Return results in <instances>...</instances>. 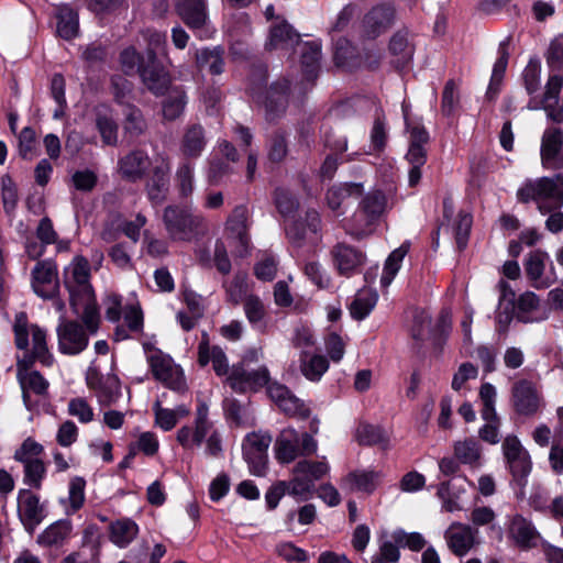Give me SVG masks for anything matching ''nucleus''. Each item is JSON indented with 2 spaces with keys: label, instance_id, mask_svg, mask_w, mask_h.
<instances>
[{
  "label": "nucleus",
  "instance_id": "1",
  "mask_svg": "<svg viewBox=\"0 0 563 563\" xmlns=\"http://www.w3.org/2000/svg\"><path fill=\"white\" fill-rule=\"evenodd\" d=\"M165 42V36L154 33L151 36L150 46L145 51V64L141 65L139 74L143 85L155 97H163L173 86V79L168 69L157 56L152 45L159 46Z\"/></svg>",
  "mask_w": 563,
  "mask_h": 563
},
{
  "label": "nucleus",
  "instance_id": "2",
  "mask_svg": "<svg viewBox=\"0 0 563 563\" xmlns=\"http://www.w3.org/2000/svg\"><path fill=\"white\" fill-rule=\"evenodd\" d=\"M398 21V9L394 0H382L373 4L362 16L360 36L363 41H376L387 34Z\"/></svg>",
  "mask_w": 563,
  "mask_h": 563
},
{
  "label": "nucleus",
  "instance_id": "3",
  "mask_svg": "<svg viewBox=\"0 0 563 563\" xmlns=\"http://www.w3.org/2000/svg\"><path fill=\"white\" fill-rule=\"evenodd\" d=\"M163 223L174 241H190L201 231L203 218L194 214L187 206L172 203L163 211Z\"/></svg>",
  "mask_w": 563,
  "mask_h": 563
},
{
  "label": "nucleus",
  "instance_id": "4",
  "mask_svg": "<svg viewBox=\"0 0 563 563\" xmlns=\"http://www.w3.org/2000/svg\"><path fill=\"white\" fill-rule=\"evenodd\" d=\"M291 86V80L282 76L261 92V99L256 101L263 104L268 121H274L285 114L289 106Z\"/></svg>",
  "mask_w": 563,
  "mask_h": 563
},
{
  "label": "nucleus",
  "instance_id": "5",
  "mask_svg": "<svg viewBox=\"0 0 563 563\" xmlns=\"http://www.w3.org/2000/svg\"><path fill=\"white\" fill-rule=\"evenodd\" d=\"M503 455L512 482H528L532 472L530 453L517 435H507L503 442Z\"/></svg>",
  "mask_w": 563,
  "mask_h": 563
},
{
  "label": "nucleus",
  "instance_id": "6",
  "mask_svg": "<svg viewBox=\"0 0 563 563\" xmlns=\"http://www.w3.org/2000/svg\"><path fill=\"white\" fill-rule=\"evenodd\" d=\"M321 42L307 41L302 43L300 52L301 80L299 82L298 103L302 104L309 90L316 85L320 73Z\"/></svg>",
  "mask_w": 563,
  "mask_h": 563
},
{
  "label": "nucleus",
  "instance_id": "7",
  "mask_svg": "<svg viewBox=\"0 0 563 563\" xmlns=\"http://www.w3.org/2000/svg\"><path fill=\"white\" fill-rule=\"evenodd\" d=\"M229 385L238 394H245L247 391L257 393L263 387H268L273 382L271 380L269 371L266 366H261L258 369L247 371L244 366L234 365L229 377Z\"/></svg>",
  "mask_w": 563,
  "mask_h": 563
},
{
  "label": "nucleus",
  "instance_id": "8",
  "mask_svg": "<svg viewBox=\"0 0 563 563\" xmlns=\"http://www.w3.org/2000/svg\"><path fill=\"white\" fill-rule=\"evenodd\" d=\"M13 332L16 349L24 351L23 357L18 358L16 361V371L19 377L33 371L32 367L34 366L35 362H40L43 366L44 356L34 352L33 350H29V320L25 312H20L15 316Z\"/></svg>",
  "mask_w": 563,
  "mask_h": 563
},
{
  "label": "nucleus",
  "instance_id": "9",
  "mask_svg": "<svg viewBox=\"0 0 563 563\" xmlns=\"http://www.w3.org/2000/svg\"><path fill=\"white\" fill-rule=\"evenodd\" d=\"M16 503L19 520L25 531L33 534L37 526H40L46 517L45 509L43 505L40 504L38 495L31 489L22 488L18 493Z\"/></svg>",
  "mask_w": 563,
  "mask_h": 563
},
{
  "label": "nucleus",
  "instance_id": "10",
  "mask_svg": "<svg viewBox=\"0 0 563 563\" xmlns=\"http://www.w3.org/2000/svg\"><path fill=\"white\" fill-rule=\"evenodd\" d=\"M268 397L288 417L308 419L311 410L286 385L274 380L267 387Z\"/></svg>",
  "mask_w": 563,
  "mask_h": 563
},
{
  "label": "nucleus",
  "instance_id": "11",
  "mask_svg": "<svg viewBox=\"0 0 563 563\" xmlns=\"http://www.w3.org/2000/svg\"><path fill=\"white\" fill-rule=\"evenodd\" d=\"M58 351L65 355H77L87 349L88 334L76 320L64 321L57 327Z\"/></svg>",
  "mask_w": 563,
  "mask_h": 563
},
{
  "label": "nucleus",
  "instance_id": "12",
  "mask_svg": "<svg viewBox=\"0 0 563 563\" xmlns=\"http://www.w3.org/2000/svg\"><path fill=\"white\" fill-rule=\"evenodd\" d=\"M511 404L518 416L532 417L540 409L541 396L532 382L519 379L511 388Z\"/></svg>",
  "mask_w": 563,
  "mask_h": 563
},
{
  "label": "nucleus",
  "instance_id": "13",
  "mask_svg": "<svg viewBox=\"0 0 563 563\" xmlns=\"http://www.w3.org/2000/svg\"><path fill=\"white\" fill-rule=\"evenodd\" d=\"M540 156L543 167L563 169V130L547 128L541 139Z\"/></svg>",
  "mask_w": 563,
  "mask_h": 563
},
{
  "label": "nucleus",
  "instance_id": "14",
  "mask_svg": "<svg viewBox=\"0 0 563 563\" xmlns=\"http://www.w3.org/2000/svg\"><path fill=\"white\" fill-rule=\"evenodd\" d=\"M508 533L515 545L521 551L536 549L540 541H543L533 522L520 514H516L511 518Z\"/></svg>",
  "mask_w": 563,
  "mask_h": 563
},
{
  "label": "nucleus",
  "instance_id": "15",
  "mask_svg": "<svg viewBox=\"0 0 563 563\" xmlns=\"http://www.w3.org/2000/svg\"><path fill=\"white\" fill-rule=\"evenodd\" d=\"M177 16L191 31L203 29L209 21L207 0H174Z\"/></svg>",
  "mask_w": 563,
  "mask_h": 563
},
{
  "label": "nucleus",
  "instance_id": "16",
  "mask_svg": "<svg viewBox=\"0 0 563 563\" xmlns=\"http://www.w3.org/2000/svg\"><path fill=\"white\" fill-rule=\"evenodd\" d=\"M331 255L339 275L345 277L358 273L360 267L363 266L366 260L363 252L345 243L334 245Z\"/></svg>",
  "mask_w": 563,
  "mask_h": 563
},
{
  "label": "nucleus",
  "instance_id": "17",
  "mask_svg": "<svg viewBox=\"0 0 563 563\" xmlns=\"http://www.w3.org/2000/svg\"><path fill=\"white\" fill-rule=\"evenodd\" d=\"M300 42V34L287 20L280 19L277 23L271 25L268 42L265 46L269 51L277 48H292L299 45Z\"/></svg>",
  "mask_w": 563,
  "mask_h": 563
},
{
  "label": "nucleus",
  "instance_id": "18",
  "mask_svg": "<svg viewBox=\"0 0 563 563\" xmlns=\"http://www.w3.org/2000/svg\"><path fill=\"white\" fill-rule=\"evenodd\" d=\"M388 52L394 57L391 65L396 70H404L413 58V47L408 42V30L396 31L388 42Z\"/></svg>",
  "mask_w": 563,
  "mask_h": 563
},
{
  "label": "nucleus",
  "instance_id": "19",
  "mask_svg": "<svg viewBox=\"0 0 563 563\" xmlns=\"http://www.w3.org/2000/svg\"><path fill=\"white\" fill-rule=\"evenodd\" d=\"M169 181V167L167 165H157L153 168L146 183V192L154 207L161 206L167 199Z\"/></svg>",
  "mask_w": 563,
  "mask_h": 563
},
{
  "label": "nucleus",
  "instance_id": "20",
  "mask_svg": "<svg viewBox=\"0 0 563 563\" xmlns=\"http://www.w3.org/2000/svg\"><path fill=\"white\" fill-rule=\"evenodd\" d=\"M225 51L222 46L202 47L196 51L195 62L199 70H207L212 76H219L225 68Z\"/></svg>",
  "mask_w": 563,
  "mask_h": 563
},
{
  "label": "nucleus",
  "instance_id": "21",
  "mask_svg": "<svg viewBox=\"0 0 563 563\" xmlns=\"http://www.w3.org/2000/svg\"><path fill=\"white\" fill-rule=\"evenodd\" d=\"M150 164L148 155L141 150L132 151L119 161L121 175L129 181L142 179Z\"/></svg>",
  "mask_w": 563,
  "mask_h": 563
},
{
  "label": "nucleus",
  "instance_id": "22",
  "mask_svg": "<svg viewBox=\"0 0 563 563\" xmlns=\"http://www.w3.org/2000/svg\"><path fill=\"white\" fill-rule=\"evenodd\" d=\"M333 60L336 67L354 70L362 67V55L357 47L346 37L341 36L334 42Z\"/></svg>",
  "mask_w": 563,
  "mask_h": 563
},
{
  "label": "nucleus",
  "instance_id": "23",
  "mask_svg": "<svg viewBox=\"0 0 563 563\" xmlns=\"http://www.w3.org/2000/svg\"><path fill=\"white\" fill-rule=\"evenodd\" d=\"M387 198L384 191L377 189L363 196L360 212L365 217L366 227L375 225L386 210Z\"/></svg>",
  "mask_w": 563,
  "mask_h": 563
},
{
  "label": "nucleus",
  "instance_id": "24",
  "mask_svg": "<svg viewBox=\"0 0 563 563\" xmlns=\"http://www.w3.org/2000/svg\"><path fill=\"white\" fill-rule=\"evenodd\" d=\"M162 101V113L166 121H175L180 118L188 102L186 90L183 86H172Z\"/></svg>",
  "mask_w": 563,
  "mask_h": 563
},
{
  "label": "nucleus",
  "instance_id": "25",
  "mask_svg": "<svg viewBox=\"0 0 563 563\" xmlns=\"http://www.w3.org/2000/svg\"><path fill=\"white\" fill-rule=\"evenodd\" d=\"M139 534V526L130 518H121L109 526V539L117 547L123 549L130 545Z\"/></svg>",
  "mask_w": 563,
  "mask_h": 563
},
{
  "label": "nucleus",
  "instance_id": "26",
  "mask_svg": "<svg viewBox=\"0 0 563 563\" xmlns=\"http://www.w3.org/2000/svg\"><path fill=\"white\" fill-rule=\"evenodd\" d=\"M205 129L199 123L190 124L183 136L180 150L187 158H197L206 147Z\"/></svg>",
  "mask_w": 563,
  "mask_h": 563
},
{
  "label": "nucleus",
  "instance_id": "27",
  "mask_svg": "<svg viewBox=\"0 0 563 563\" xmlns=\"http://www.w3.org/2000/svg\"><path fill=\"white\" fill-rule=\"evenodd\" d=\"M364 194L362 183H340L331 186L325 194L328 207L336 211L341 208L343 201L349 197H361Z\"/></svg>",
  "mask_w": 563,
  "mask_h": 563
},
{
  "label": "nucleus",
  "instance_id": "28",
  "mask_svg": "<svg viewBox=\"0 0 563 563\" xmlns=\"http://www.w3.org/2000/svg\"><path fill=\"white\" fill-rule=\"evenodd\" d=\"M64 286L69 292V306L74 314L79 316L80 311L87 303L97 301L92 285L74 286L67 277H65Z\"/></svg>",
  "mask_w": 563,
  "mask_h": 563
},
{
  "label": "nucleus",
  "instance_id": "29",
  "mask_svg": "<svg viewBox=\"0 0 563 563\" xmlns=\"http://www.w3.org/2000/svg\"><path fill=\"white\" fill-rule=\"evenodd\" d=\"M476 532L466 525L460 526L457 531L446 532L445 538L451 552L456 556H464L474 545Z\"/></svg>",
  "mask_w": 563,
  "mask_h": 563
},
{
  "label": "nucleus",
  "instance_id": "30",
  "mask_svg": "<svg viewBox=\"0 0 563 563\" xmlns=\"http://www.w3.org/2000/svg\"><path fill=\"white\" fill-rule=\"evenodd\" d=\"M57 279V266L51 260L38 261L32 271V286L36 295L42 298H51L52 295L45 294L38 288V285H48Z\"/></svg>",
  "mask_w": 563,
  "mask_h": 563
},
{
  "label": "nucleus",
  "instance_id": "31",
  "mask_svg": "<svg viewBox=\"0 0 563 563\" xmlns=\"http://www.w3.org/2000/svg\"><path fill=\"white\" fill-rule=\"evenodd\" d=\"M56 31L58 36L65 41L75 38L79 32L78 12L69 5L60 8L57 14Z\"/></svg>",
  "mask_w": 563,
  "mask_h": 563
},
{
  "label": "nucleus",
  "instance_id": "32",
  "mask_svg": "<svg viewBox=\"0 0 563 563\" xmlns=\"http://www.w3.org/2000/svg\"><path fill=\"white\" fill-rule=\"evenodd\" d=\"M71 529L69 520H57L37 537V543L43 547L60 545L70 536Z\"/></svg>",
  "mask_w": 563,
  "mask_h": 563
},
{
  "label": "nucleus",
  "instance_id": "33",
  "mask_svg": "<svg viewBox=\"0 0 563 563\" xmlns=\"http://www.w3.org/2000/svg\"><path fill=\"white\" fill-rule=\"evenodd\" d=\"M410 250V242L405 241L399 247L395 249L386 258L383 274L380 277L382 287H387L391 284L397 273L401 267L405 256Z\"/></svg>",
  "mask_w": 563,
  "mask_h": 563
},
{
  "label": "nucleus",
  "instance_id": "34",
  "mask_svg": "<svg viewBox=\"0 0 563 563\" xmlns=\"http://www.w3.org/2000/svg\"><path fill=\"white\" fill-rule=\"evenodd\" d=\"M354 437L361 446H374L388 441L386 432L380 426L364 421L358 423Z\"/></svg>",
  "mask_w": 563,
  "mask_h": 563
},
{
  "label": "nucleus",
  "instance_id": "35",
  "mask_svg": "<svg viewBox=\"0 0 563 563\" xmlns=\"http://www.w3.org/2000/svg\"><path fill=\"white\" fill-rule=\"evenodd\" d=\"M211 426L195 424V427L183 426L178 429L176 440L185 449L189 450L194 446H200L211 429Z\"/></svg>",
  "mask_w": 563,
  "mask_h": 563
},
{
  "label": "nucleus",
  "instance_id": "36",
  "mask_svg": "<svg viewBox=\"0 0 563 563\" xmlns=\"http://www.w3.org/2000/svg\"><path fill=\"white\" fill-rule=\"evenodd\" d=\"M541 60L539 57H531L521 74L522 85L531 98H538L536 93L540 90Z\"/></svg>",
  "mask_w": 563,
  "mask_h": 563
},
{
  "label": "nucleus",
  "instance_id": "37",
  "mask_svg": "<svg viewBox=\"0 0 563 563\" xmlns=\"http://www.w3.org/2000/svg\"><path fill=\"white\" fill-rule=\"evenodd\" d=\"M123 129L130 137H137L143 134L147 128L143 112L136 106L129 103L124 111Z\"/></svg>",
  "mask_w": 563,
  "mask_h": 563
},
{
  "label": "nucleus",
  "instance_id": "38",
  "mask_svg": "<svg viewBox=\"0 0 563 563\" xmlns=\"http://www.w3.org/2000/svg\"><path fill=\"white\" fill-rule=\"evenodd\" d=\"M101 406H111L122 396L121 380L117 374H108L97 393Z\"/></svg>",
  "mask_w": 563,
  "mask_h": 563
},
{
  "label": "nucleus",
  "instance_id": "39",
  "mask_svg": "<svg viewBox=\"0 0 563 563\" xmlns=\"http://www.w3.org/2000/svg\"><path fill=\"white\" fill-rule=\"evenodd\" d=\"M379 473L375 471H353L346 476L354 489L366 494H373L378 484Z\"/></svg>",
  "mask_w": 563,
  "mask_h": 563
},
{
  "label": "nucleus",
  "instance_id": "40",
  "mask_svg": "<svg viewBox=\"0 0 563 563\" xmlns=\"http://www.w3.org/2000/svg\"><path fill=\"white\" fill-rule=\"evenodd\" d=\"M549 68L551 69V73L545 85V90L540 97L537 98V102L539 103H549L550 101H553V103H558L559 96L563 87V67Z\"/></svg>",
  "mask_w": 563,
  "mask_h": 563
},
{
  "label": "nucleus",
  "instance_id": "41",
  "mask_svg": "<svg viewBox=\"0 0 563 563\" xmlns=\"http://www.w3.org/2000/svg\"><path fill=\"white\" fill-rule=\"evenodd\" d=\"M268 68L265 64H254L249 75L247 89L255 100L261 99V92L268 86Z\"/></svg>",
  "mask_w": 563,
  "mask_h": 563
},
{
  "label": "nucleus",
  "instance_id": "42",
  "mask_svg": "<svg viewBox=\"0 0 563 563\" xmlns=\"http://www.w3.org/2000/svg\"><path fill=\"white\" fill-rule=\"evenodd\" d=\"M24 465L23 483L32 488L41 489L46 476L45 463L40 459L22 462Z\"/></svg>",
  "mask_w": 563,
  "mask_h": 563
},
{
  "label": "nucleus",
  "instance_id": "43",
  "mask_svg": "<svg viewBox=\"0 0 563 563\" xmlns=\"http://www.w3.org/2000/svg\"><path fill=\"white\" fill-rule=\"evenodd\" d=\"M391 539L402 549H409L412 552L421 551L427 540L420 532H407L402 528H397L391 532Z\"/></svg>",
  "mask_w": 563,
  "mask_h": 563
},
{
  "label": "nucleus",
  "instance_id": "44",
  "mask_svg": "<svg viewBox=\"0 0 563 563\" xmlns=\"http://www.w3.org/2000/svg\"><path fill=\"white\" fill-rule=\"evenodd\" d=\"M330 471L329 464L324 461L300 460L294 467V474H302L312 482L321 479Z\"/></svg>",
  "mask_w": 563,
  "mask_h": 563
},
{
  "label": "nucleus",
  "instance_id": "45",
  "mask_svg": "<svg viewBox=\"0 0 563 563\" xmlns=\"http://www.w3.org/2000/svg\"><path fill=\"white\" fill-rule=\"evenodd\" d=\"M119 60L125 75L132 76L140 74L141 65L145 64V54H141L134 46H129L121 51Z\"/></svg>",
  "mask_w": 563,
  "mask_h": 563
},
{
  "label": "nucleus",
  "instance_id": "46",
  "mask_svg": "<svg viewBox=\"0 0 563 563\" xmlns=\"http://www.w3.org/2000/svg\"><path fill=\"white\" fill-rule=\"evenodd\" d=\"M369 137L372 151L376 154L383 153L388 142L387 123L384 114L375 117Z\"/></svg>",
  "mask_w": 563,
  "mask_h": 563
},
{
  "label": "nucleus",
  "instance_id": "47",
  "mask_svg": "<svg viewBox=\"0 0 563 563\" xmlns=\"http://www.w3.org/2000/svg\"><path fill=\"white\" fill-rule=\"evenodd\" d=\"M273 198L277 211L284 218L294 216L299 207L297 198L288 189L276 188Z\"/></svg>",
  "mask_w": 563,
  "mask_h": 563
},
{
  "label": "nucleus",
  "instance_id": "48",
  "mask_svg": "<svg viewBox=\"0 0 563 563\" xmlns=\"http://www.w3.org/2000/svg\"><path fill=\"white\" fill-rule=\"evenodd\" d=\"M454 455L463 464H474L481 457L478 442L474 438L454 444Z\"/></svg>",
  "mask_w": 563,
  "mask_h": 563
},
{
  "label": "nucleus",
  "instance_id": "49",
  "mask_svg": "<svg viewBox=\"0 0 563 563\" xmlns=\"http://www.w3.org/2000/svg\"><path fill=\"white\" fill-rule=\"evenodd\" d=\"M272 435L267 432H250L242 443V453H267Z\"/></svg>",
  "mask_w": 563,
  "mask_h": 563
},
{
  "label": "nucleus",
  "instance_id": "50",
  "mask_svg": "<svg viewBox=\"0 0 563 563\" xmlns=\"http://www.w3.org/2000/svg\"><path fill=\"white\" fill-rule=\"evenodd\" d=\"M176 186L181 199L188 198L194 190V166L189 162L179 165L176 172Z\"/></svg>",
  "mask_w": 563,
  "mask_h": 563
},
{
  "label": "nucleus",
  "instance_id": "51",
  "mask_svg": "<svg viewBox=\"0 0 563 563\" xmlns=\"http://www.w3.org/2000/svg\"><path fill=\"white\" fill-rule=\"evenodd\" d=\"M18 379L21 385V389H29L38 396L47 394L49 383L38 371L25 373L24 375L19 376Z\"/></svg>",
  "mask_w": 563,
  "mask_h": 563
},
{
  "label": "nucleus",
  "instance_id": "52",
  "mask_svg": "<svg viewBox=\"0 0 563 563\" xmlns=\"http://www.w3.org/2000/svg\"><path fill=\"white\" fill-rule=\"evenodd\" d=\"M31 331H32V342L33 347L32 350L42 356H44L43 360V366L44 367H51L54 363V356L49 352L47 342H46V331L42 329L37 324H31Z\"/></svg>",
  "mask_w": 563,
  "mask_h": 563
},
{
  "label": "nucleus",
  "instance_id": "53",
  "mask_svg": "<svg viewBox=\"0 0 563 563\" xmlns=\"http://www.w3.org/2000/svg\"><path fill=\"white\" fill-rule=\"evenodd\" d=\"M547 258L548 253L539 249L529 253V256L525 262V271L530 280L537 282L541 278L544 272V262Z\"/></svg>",
  "mask_w": 563,
  "mask_h": 563
},
{
  "label": "nucleus",
  "instance_id": "54",
  "mask_svg": "<svg viewBox=\"0 0 563 563\" xmlns=\"http://www.w3.org/2000/svg\"><path fill=\"white\" fill-rule=\"evenodd\" d=\"M148 365L153 376L157 380L167 379L172 374L170 356L165 355L159 349H155V353L148 356Z\"/></svg>",
  "mask_w": 563,
  "mask_h": 563
},
{
  "label": "nucleus",
  "instance_id": "55",
  "mask_svg": "<svg viewBox=\"0 0 563 563\" xmlns=\"http://www.w3.org/2000/svg\"><path fill=\"white\" fill-rule=\"evenodd\" d=\"M329 368V361L323 355H313L309 361H303L301 372L303 376L311 380L318 382Z\"/></svg>",
  "mask_w": 563,
  "mask_h": 563
},
{
  "label": "nucleus",
  "instance_id": "56",
  "mask_svg": "<svg viewBox=\"0 0 563 563\" xmlns=\"http://www.w3.org/2000/svg\"><path fill=\"white\" fill-rule=\"evenodd\" d=\"M472 223L473 218L470 213H465L463 211L459 212L453 227L455 243L459 251H463L467 246Z\"/></svg>",
  "mask_w": 563,
  "mask_h": 563
},
{
  "label": "nucleus",
  "instance_id": "57",
  "mask_svg": "<svg viewBox=\"0 0 563 563\" xmlns=\"http://www.w3.org/2000/svg\"><path fill=\"white\" fill-rule=\"evenodd\" d=\"M539 305L540 299L533 291L521 294L516 301L517 320L523 323L532 321L527 317V313L537 310Z\"/></svg>",
  "mask_w": 563,
  "mask_h": 563
},
{
  "label": "nucleus",
  "instance_id": "58",
  "mask_svg": "<svg viewBox=\"0 0 563 563\" xmlns=\"http://www.w3.org/2000/svg\"><path fill=\"white\" fill-rule=\"evenodd\" d=\"M500 297L499 306L503 309V314L506 317V321L510 322L516 311V292L512 287L504 279L499 280Z\"/></svg>",
  "mask_w": 563,
  "mask_h": 563
},
{
  "label": "nucleus",
  "instance_id": "59",
  "mask_svg": "<svg viewBox=\"0 0 563 563\" xmlns=\"http://www.w3.org/2000/svg\"><path fill=\"white\" fill-rule=\"evenodd\" d=\"M307 278L319 289H327L331 286V278L325 269L318 262H307L303 267Z\"/></svg>",
  "mask_w": 563,
  "mask_h": 563
},
{
  "label": "nucleus",
  "instance_id": "60",
  "mask_svg": "<svg viewBox=\"0 0 563 563\" xmlns=\"http://www.w3.org/2000/svg\"><path fill=\"white\" fill-rule=\"evenodd\" d=\"M274 450L276 460L282 464H288L299 455V446L285 438H277Z\"/></svg>",
  "mask_w": 563,
  "mask_h": 563
},
{
  "label": "nucleus",
  "instance_id": "61",
  "mask_svg": "<svg viewBox=\"0 0 563 563\" xmlns=\"http://www.w3.org/2000/svg\"><path fill=\"white\" fill-rule=\"evenodd\" d=\"M377 302V295L366 297H357L350 305V313L354 320H364L375 308Z\"/></svg>",
  "mask_w": 563,
  "mask_h": 563
},
{
  "label": "nucleus",
  "instance_id": "62",
  "mask_svg": "<svg viewBox=\"0 0 563 563\" xmlns=\"http://www.w3.org/2000/svg\"><path fill=\"white\" fill-rule=\"evenodd\" d=\"M97 130L107 145H115L118 142V124L108 115H98L96 120Z\"/></svg>",
  "mask_w": 563,
  "mask_h": 563
},
{
  "label": "nucleus",
  "instance_id": "63",
  "mask_svg": "<svg viewBox=\"0 0 563 563\" xmlns=\"http://www.w3.org/2000/svg\"><path fill=\"white\" fill-rule=\"evenodd\" d=\"M459 106V95L453 79H449L443 88L441 98V112L444 117H451Z\"/></svg>",
  "mask_w": 563,
  "mask_h": 563
},
{
  "label": "nucleus",
  "instance_id": "64",
  "mask_svg": "<svg viewBox=\"0 0 563 563\" xmlns=\"http://www.w3.org/2000/svg\"><path fill=\"white\" fill-rule=\"evenodd\" d=\"M153 411L155 415V426L159 427L164 431H170L176 427L178 422L176 411L162 407V404L158 400L154 402Z\"/></svg>",
  "mask_w": 563,
  "mask_h": 563
}]
</instances>
